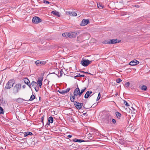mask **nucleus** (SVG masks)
Here are the masks:
<instances>
[{"instance_id":"51","label":"nucleus","mask_w":150,"mask_h":150,"mask_svg":"<svg viewBox=\"0 0 150 150\" xmlns=\"http://www.w3.org/2000/svg\"><path fill=\"white\" fill-rule=\"evenodd\" d=\"M83 107V108H85L84 105Z\"/></svg>"},{"instance_id":"21","label":"nucleus","mask_w":150,"mask_h":150,"mask_svg":"<svg viewBox=\"0 0 150 150\" xmlns=\"http://www.w3.org/2000/svg\"><path fill=\"white\" fill-rule=\"evenodd\" d=\"M118 142L120 144H123L125 143V140L122 138L120 139H119Z\"/></svg>"},{"instance_id":"10","label":"nucleus","mask_w":150,"mask_h":150,"mask_svg":"<svg viewBox=\"0 0 150 150\" xmlns=\"http://www.w3.org/2000/svg\"><path fill=\"white\" fill-rule=\"evenodd\" d=\"M139 62L136 59L131 61L129 64V65L131 66H134L138 64Z\"/></svg>"},{"instance_id":"8","label":"nucleus","mask_w":150,"mask_h":150,"mask_svg":"<svg viewBox=\"0 0 150 150\" xmlns=\"http://www.w3.org/2000/svg\"><path fill=\"white\" fill-rule=\"evenodd\" d=\"M89 23V21L88 19H83L80 25L81 26H84L88 24Z\"/></svg>"},{"instance_id":"2","label":"nucleus","mask_w":150,"mask_h":150,"mask_svg":"<svg viewBox=\"0 0 150 150\" xmlns=\"http://www.w3.org/2000/svg\"><path fill=\"white\" fill-rule=\"evenodd\" d=\"M21 83H18L16 84L14 86L13 89V93L14 94H16L18 93L19 90H20L21 88Z\"/></svg>"},{"instance_id":"25","label":"nucleus","mask_w":150,"mask_h":150,"mask_svg":"<svg viewBox=\"0 0 150 150\" xmlns=\"http://www.w3.org/2000/svg\"><path fill=\"white\" fill-rule=\"evenodd\" d=\"M110 40H108L104 41L103 43L104 44H110Z\"/></svg>"},{"instance_id":"29","label":"nucleus","mask_w":150,"mask_h":150,"mask_svg":"<svg viewBox=\"0 0 150 150\" xmlns=\"http://www.w3.org/2000/svg\"><path fill=\"white\" fill-rule=\"evenodd\" d=\"M0 114H4V110L1 107H0Z\"/></svg>"},{"instance_id":"9","label":"nucleus","mask_w":150,"mask_h":150,"mask_svg":"<svg viewBox=\"0 0 150 150\" xmlns=\"http://www.w3.org/2000/svg\"><path fill=\"white\" fill-rule=\"evenodd\" d=\"M70 89H71L70 88H68L64 90H58L57 91L61 94H64L69 92Z\"/></svg>"},{"instance_id":"30","label":"nucleus","mask_w":150,"mask_h":150,"mask_svg":"<svg viewBox=\"0 0 150 150\" xmlns=\"http://www.w3.org/2000/svg\"><path fill=\"white\" fill-rule=\"evenodd\" d=\"M123 101L124 104H125L126 106H129V105L128 103L126 100H124Z\"/></svg>"},{"instance_id":"41","label":"nucleus","mask_w":150,"mask_h":150,"mask_svg":"<svg viewBox=\"0 0 150 150\" xmlns=\"http://www.w3.org/2000/svg\"><path fill=\"white\" fill-rule=\"evenodd\" d=\"M131 70V69L129 68L127 69L126 70V71H127V72H131V71H130Z\"/></svg>"},{"instance_id":"27","label":"nucleus","mask_w":150,"mask_h":150,"mask_svg":"<svg viewBox=\"0 0 150 150\" xmlns=\"http://www.w3.org/2000/svg\"><path fill=\"white\" fill-rule=\"evenodd\" d=\"M141 89L142 90L146 91L147 89V87L145 85H143L142 86Z\"/></svg>"},{"instance_id":"4","label":"nucleus","mask_w":150,"mask_h":150,"mask_svg":"<svg viewBox=\"0 0 150 150\" xmlns=\"http://www.w3.org/2000/svg\"><path fill=\"white\" fill-rule=\"evenodd\" d=\"M14 83L12 80H9L6 83L5 88L7 89L11 88L13 86Z\"/></svg>"},{"instance_id":"24","label":"nucleus","mask_w":150,"mask_h":150,"mask_svg":"<svg viewBox=\"0 0 150 150\" xmlns=\"http://www.w3.org/2000/svg\"><path fill=\"white\" fill-rule=\"evenodd\" d=\"M62 35L64 37H69V33H65L62 34Z\"/></svg>"},{"instance_id":"19","label":"nucleus","mask_w":150,"mask_h":150,"mask_svg":"<svg viewBox=\"0 0 150 150\" xmlns=\"http://www.w3.org/2000/svg\"><path fill=\"white\" fill-rule=\"evenodd\" d=\"M35 98V96L34 95L32 94L31 96L30 97V98L29 100H24L25 101H32L33 100H34Z\"/></svg>"},{"instance_id":"48","label":"nucleus","mask_w":150,"mask_h":150,"mask_svg":"<svg viewBox=\"0 0 150 150\" xmlns=\"http://www.w3.org/2000/svg\"><path fill=\"white\" fill-rule=\"evenodd\" d=\"M135 7H138L139 6H138V5H137V6L135 5Z\"/></svg>"},{"instance_id":"28","label":"nucleus","mask_w":150,"mask_h":150,"mask_svg":"<svg viewBox=\"0 0 150 150\" xmlns=\"http://www.w3.org/2000/svg\"><path fill=\"white\" fill-rule=\"evenodd\" d=\"M85 75H81V74H78L75 76H74V78L75 79L77 77H84Z\"/></svg>"},{"instance_id":"5","label":"nucleus","mask_w":150,"mask_h":150,"mask_svg":"<svg viewBox=\"0 0 150 150\" xmlns=\"http://www.w3.org/2000/svg\"><path fill=\"white\" fill-rule=\"evenodd\" d=\"M42 20L37 16L34 17L32 20V22L35 23H38L42 21Z\"/></svg>"},{"instance_id":"32","label":"nucleus","mask_w":150,"mask_h":150,"mask_svg":"<svg viewBox=\"0 0 150 150\" xmlns=\"http://www.w3.org/2000/svg\"><path fill=\"white\" fill-rule=\"evenodd\" d=\"M122 81V80L120 78L117 79L116 80V81L117 83H119Z\"/></svg>"},{"instance_id":"42","label":"nucleus","mask_w":150,"mask_h":150,"mask_svg":"<svg viewBox=\"0 0 150 150\" xmlns=\"http://www.w3.org/2000/svg\"><path fill=\"white\" fill-rule=\"evenodd\" d=\"M44 117L43 116H42L41 118V121L43 122V120H44Z\"/></svg>"},{"instance_id":"49","label":"nucleus","mask_w":150,"mask_h":150,"mask_svg":"<svg viewBox=\"0 0 150 150\" xmlns=\"http://www.w3.org/2000/svg\"><path fill=\"white\" fill-rule=\"evenodd\" d=\"M39 100H41V98L40 97H39Z\"/></svg>"},{"instance_id":"6","label":"nucleus","mask_w":150,"mask_h":150,"mask_svg":"<svg viewBox=\"0 0 150 150\" xmlns=\"http://www.w3.org/2000/svg\"><path fill=\"white\" fill-rule=\"evenodd\" d=\"M46 62L45 61H41L40 60L36 61L35 63L38 66H42L45 64Z\"/></svg>"},{"instance_id":"34","label":"nucleus","mask_w":150,"mask_h":150,"mask_svg":"<svg viewBox=\"0 0 150 150\" xmlns=\"http://www.w3.org/2000/svg\"><path fill=\"white\" fill-rule=\"evenodd\" d=\"M81 72L82 73H83L87 74H91V75H93V74H91L90 73L88 72H85V71H81Z\"/></svg>"},{"instance_id":"13","label":"nucleus","mask_w":150,"mask_h":150,"mask_svg":"<svg viewBox=\"0 0 150 150\" xmlns=\"http://www.w3.org/2000/svg\"><path fill=\"white\" fill-rule=\"evenodd\" d=\"M92 93V92L91 91H87L84 96V98H87L89 96L90 94Z\"/></svg>"},{"instance_id":"16","label":"nucleus","mask_w":150,"mask_h":150,"mask_svg":"<svg viewBox=\"0 0 150 150\" xmlns=\"http://www.w3.org/2000/svg\"><path fill=\"white\" fill-rule=\"evenodd\" d=\"M53 118L52 117V116L50 117L48 120V121L47 122V124L49 125L50 123H52L53 122Z\"/></svg>"},{"instance_id":"17","label":"nucleus","mask_w":150,"mask_h":150,"mask_svg":"<svg viewBox=\"0 0 150 150\" xmlns=\"http://www.w3.org/2000/svg\"><path fill=\"white\" fill-rule=\"evenodd\" d=\"M72 141L74 142H85L84 140L81 139H73L72 140Z\"/></svg>"},{"instance_id":"3","label":"nucleus","mask_w":150,"mask_h":150,"mask_svg":"<svg viewBox=\"0 0 150 150\" xmlns=\"http://www.w3.org/2000/svg\"><path fill=\"white\" fill-rule=\"evenodd\" d=\"M92 62V61H90L88 59H82L81 63L83 66L86 67L90 64Z\"/></svg>"},{"instance_id":"31","label":"nucleus","mask_w":150,"mask_h":150,"mask_svg":"<svg viewBox=\"0 0 150 150\" xmlns=\"http://www.w3.org/2000/svg\"><path fill=\"white\" fill-rule=\"evenodd\" d=\"M35 91L38 92L39 91V87L38 86H37L34 87Z\"/></svg>"},{"instance_id":"38","label":"nucleus","mask_w":150,"mask_h":150,"mask_svg":"<svg viewBox=\"0 0 150 150\" xmlns=\"http://www.w3.org/2000/svg\"><path fill=\"white\" fill-rule=\"evenodd\" d=\"M43 2L46 4H48L50 3V2L46 0H44Z\"/></svg>"},{"instance_id":"36","label":"nucleus","mask_w":150,"mask_h":150,"mask_svg":"<svg viewBox=\"0 0 150 150\" xmlns=\"http://www.w3.org/2000/svg\"><path fill=\"white\" fill-rule=\"evenodd\" d=\"M130 110L131 111H136V110H135V109L132 107H131V108H130Z\"/></svg>"},{"instance_id":"7","label":"nucleus","mask_w":150,"mask_h":150,"mask_svg":"<svg viewBox=\"0 0 150 150\" xmlns=\"http://www.w3.org/2000/svg\"><path fill=\"white\" fill-rule=\"evenodd\" d=\"M80 89L78 87V85L77 86V87L75 89L74 92V96H74L75 97V96H77L78 95L80 96Z\"/></svg>"},{"instance_id":"40","label":"nucleus","mask_w":150,"mask_h":150,"mask_svg":"<svg viewBox=\"0 0 150 150\" xmlns=\"http://www.w3.org/2000/svg\"><path fill=\"white\" fill-rule=\"evenodd\" d=\"M77 15V14L76 13L74 12L72 13V16H76Z\"/></svg>"},{"instance_id":"20","label":"nucleus","mask_w":150,"mask_h":150,"mask_svg":"<svg viewBox=\"0 0 150 150\" xmlns=\"http://www.w3.org/2000/svg\"><path fill=\"white\" fill-rule=\"evenodd\" d=\"M33 133L30 132H27L24 133V135L25 137L27 136L28 135H32Z\"/></svg>"},{"instance_id":"18","label":"nucleus","mask_w":150,"mask_h":150,"mask_svg":"<svg viewBox=\"0 0 150 150\" xmlns=\"http://www.w3.org/2000/svg\"><path fill=\"white\" fill-rule=\"evenodd\" d=\"M51 13L55 15L58 16V17H60V15L59 13L56 11H53L51 12Z\"/></svg>"},{"instance_id":"46","label":"nucleus","mask_w":150,"mask_h":150,"mask_svg":"<svg viewBox=\"0 0 150 150\" xmlns=\"http://www.w3.org/2000/svg\"><path fill=\"white\" fill-rule=\"evenodd\" d=\"M72 137V136L71 135H69L67 136V137H69V138H71Z\"/></svg>"},{"instance_id":"37","label":"nucleus","mask_w":150,"mask_h":150,"mask_svg":"<svg viewBox=\"0 0 150 150\" xmlns=\"http://www.w3.org/2000/svg\"><path fill=\"white\" fill-rule=\"evenodd\" d=\"M97 6H98V7L100 9V8H103V6L100 4H97Z\"/></svg>"},{"instance_id":"35","label":"nucleus","mask_w":150,"mask_h":150,"mask_svg":"<svg viewBox=\"0 0 150 150\" xmlns=\"http://www.w3.org/2000/svg\"><path fill=\"white\" fill-rule=\"evenodd\" d=\"M130 85V83L129 82H127L125 83V85L126 87H128Z\"/></svg>"},{"instance_id":"39","label":"nucleus","mask_w":150,"mask_h":150,"mask_svg":"<svg viewBox=\"0 0 150 150\" xmlns=\"http://www.w3.org/2000/svg\"><path fill=\"white\" fill-rule=\"evenodd\" d=\"M112 122H113V123L114 124H115L116 123V121L114 119H112Z\"/></svg>"},{"instance_id":"50","label":"nucleus","mask_w":150,"mask_h":150,"mask_svg":"<svg viewBox=\"0 0 150 150\" xmlns=\"http://www.w3.org/2000/svg\"><path fill=\"white\" fill-rule=\"evenodd\" d=\"M68 13L69 14H70L71 13H70V11H69V12H68L67 13Z\"/></svg>"},{"instance_id":"12","label":"nucleus","mask_w":150,"mask_h":150,"mask_svg":"<svg viewBox=\"0 0 150 150\" xmlns=\"http://www.w3.org/2000/svg\"><path fill=\"white\" fill-rule=\"evenodd\" d=\"M110 44H114L119 42L121 40L116 39H113L110 40Z\"/></svg>"},{"instance_id":"11","label":"nucleus","mask_w":150,"mask_h":150,"mask_svg":"<svg viewBox=\"0 0 150 150\" xmlns=\"http://www.w3.org/2000/svg\"><path fill=\"white\" fill-rule=\"evenodd\" d=\"M24 81L25 83L30 88H31V85L29 80L27 78H25L24 79Z\"/></svg>"},{"instance_id":"47","label":"nucleus","mask_w":150,"mask_h":150,"mask_svg":"<svg viewBox=\"0 0 150 150\" xmlns=\"http://www.w3.org/2000/svg\"><path fill=\"white\" fill-rule=\"evenodd\" d=\"M22 87H23V88H25V85H23V86Z\"/></svg>"},{"instance_id":"33","label":"nucleus","mask_w":150,"mask_h":150,"mask_svg":"<svg viewBox=\"0 0 150 150\" xmlns=\"http://www.w3.org/2000/svg\"><path fill=\"white\" fill-rule=\"evenodd\" d=\"M100 93H99L98 94V96L97 98V100H98L100 99Z\"/></svg>"},{"instance_id":"45","label":"nucleus","mask_w":150,"mask_h":150,"mask_svg":"<svg viewBox=\"0 0 150 150\" xmlns=\"http://www.w3.org/2000/svg\"><path fill=\"white\" fill-rule=\"evenodd\" d=\"M60 72L61 73L60 76L61 77L62 76V75L63 74V72L61 70Z\"/></svg>"},{"instance_id":"1","label":"nucleus","mask_w":150,"mask_h":150,"mask_svg":"<svg viewBox=\"0 0 150 150\" xmlns=\"http://www.w3.org/2000/svg\"><path fill=\"white\" fill-rule=\"evenodd\" d=\"M75 97L74 96H70V100L72 102L74 103V104L76 108L78 110L80 109L82 107L83 103H80L76 101H74Z\"/></svg>"},{"instance_id":"44","label":"nucleus","mask_w":150,"mask_h":150,"mask_svg":"<svg viewBox=\"0 0 150 150\" xmlns=\"http://www.w3.org/2000/svg\"><path fill=\"white\" fill-rule=\"evenodd\" d=\"M91 137V134H89L88 135V137H87L88 138H90V137Z\"/></svg>"},{"instance_id":"43","label":"nucleus","mask_w":150,"mask_h":150,"mask_svg":"<svg viewBox=\"0 0 150 150\" xmlns=\"http://www.w3.org/2000/svg\"><path fill=\"white\" fill-rule=\"evenodd\" d=\"M97 104H93L92 105L91 107H93H93H95V106H96L97 105Z\"/></svg>"},{"instance_id":"26","label":"nucleus","mask_w":150,"mask_h":150,"mask_svg":"<svg viewBox=\"0 0 150 150\" xmlns=\"http://www.w3.org/2000/svg\"><path fill=\"white\" fill-rule=\"evenodd\" d=\"M86 89V87H85L83 89H82L81 90V92L80 91V96H81L82 95V94L85 91V90Z\"/></svg>"},{"instance_id":"15","label":"nucleus","mask_w":150,"mask_h":150,"mask_svg":"<svg viewBox=\"0 0 150 150\" xmlns=\"http://www.w3.org/2000/svg\"><path fill=\"white\" fill-rule=\"evenodd\" d=\"M76 33L74 32L69 33V37L70 38H74L76 37Z\"/></svg>"},{"instance_id":"23","label":"nucleus","mask_w":150,"mask_h":150,"mask_svg":"<svg viewBox=\"0 0 150 150\" xmlns=\"http://www.w3.org/2000/svg\"><path fill=\"white\" fill-rule=\"evenodd\" d=\"M31 85L33 87L37 86H38V84H37V82L34 81H33L31 82Z\"/></svg>"},{"instance_id":"22","label":"nucleus","mask_w":150,"mask_h":150,"mask_svg":"<svg viewBox=\"0 0 150 150\" xmlns=\"http://www.w3.org/2000/svg\"><path fill=\"white\" fill-rule=\"evenodd\" d=\"M117 118L120 119L121 116V114L118 112H115Z\"/></svg>"},{"instance_id":"14","label":"nucleus","mask_w":150,"mask_h":150,"mask_svg":"<svg viewBox=\"0 0 150 150\" xmlns=\"http://www.w3.org/2000/svg\"><path fill=\"white\" fill-rule=\"evenodd\" d=\"M42 80L43 78H39L38 79V80L37 81V82L38 83V84H38V86H39L40 87V88L41 87V86L42 85Z\"/></svg>"}]
</instances>
